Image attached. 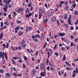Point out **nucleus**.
Returning a JSON list of instances; mask_svg holds the SVG:
<instances>
[{
    "label": "nucleus",
    "instance_id": "nucleus-1",
    "mask_svg": "<svg viewBox=\"0 0 78 78\" xmlns=\"http://www.w3.org/2000/svg\"><path fill=\"white\" fill-rule=\"evenodd\" d=\"M5 56L6 59H7V55H6V53H5L4 52H3L2 53V51L0 52V58H2V59H3V60L4 59V57Z\"/></svg>",
    "mask_w": 78,
    "mask_h": 78
},
{
    "label": "nucleus",
    "instance_id": "nucleus-2",
    "mask_svg": "<svg viewBox=\"0 0 78 78\" xmlns=\"http://www.w3.org/2000/svg\"><path fill=\"white\" fill-rule=\"evenodd\" d=\"M23 10V8H19L18 9L17 12V13H19L20 12H22Z\"/></svg>",
    "mask_w": 78,
    "mask_h": 78
},
{
    "label": "nucleus",
    "instance_id": "nucleus-3",
    "mask_svg": "<svg viewBox=\"0 0 78 78\" xmlns=\"http://www.w3.org/2000/svg\"><path fill=\"white\" fill-rule=\"evenodd\" d=\"M40 75L41 76H43L44 77V76L46 75V72H41L40 74Z\"/></svg>",
    "mask_w": 78,
    "mask_h": 78
},
{
    "label": "nucleus",
    "instance_id": "nucleus-4",
    "mask_svg": "<svg viewBox=\"0 0 78 78\" xmlns=\"http://www.w3.org/2000/svg\"><path fill=\"white\" fill-rule=\"evenodd\" d=\"M65 34H66V33H59V35L58 36L60 37H61V36H64Z\"/></svg>",
    "mask_w": 78,
    "mask_h": 78
},
{
    "label": "nucleus",
    "instance_id": "nucleus-5",
    "mask_svg": "<svg viewBox=\"0 0 78 78\" xmlns=\"http://www.w3.org/2000/svg\"><path fill=\"white\" fill-rule=\"evenodd\" d=\"M8 0H3V2H5V3H8V5H9V3H10V2H11V0H9L8 1V2H7Z\"/></svg>",
    "mask_w": 78,
    "mask_h": 78
},
{
    "label": "nucleus",
    "instance_id": "nucleus-6",
    "mask_svg": "<svg viewBox=\"0 0 78 78\" xmlns=\"http://www.w3.org/2000/svg\"><path fill=\"white\" fill-rule=\"evenodd\" d=\"M40 9L41 11V12L42 13V14H44L45 13V12L44 11V10L43 9V8L42 7H40Z\"/></svg>",
    "mask_w": 78,
    "mask_h": 78
},
{
    "label": "nucleus",
    "instance_id": "nucleus-7",
    "mask_svg": "<svg viewBox=\"0 0 78 78\" xmlns=\"http://www.w3.org/2000/svg\"><path fill=\"white\" fill-rule=\"evenodd\" d=\"M56 21V19L55 17H53L51 18V21L52 22H55V21Z\"/></svg>",
    "mask_w": 78,
    "mask_h": 78
},
{
    "label": "nucleus",
    "instance_id": "nucleus-8",
    "mask_svg": "<svg viewBox=\"0 0 78 78\" xmlns=\"http://www.w3.org/2000/svg\"><path fill=\"white\" fill-rule=\"evenodd\" d=\"M51 14H52V12H49L48 13V16L50 17V16H51Z\"/></svg>",
    "mask_w": 78,
    "mask_h": 78
},
{
    "label": "nucleus",
    "instance_id": "nucleus-9",
    "mask_svg": "<svg viewBox=\"0 0 78 78\" xmlns=\"http://www.w3.org/2000/svg\"><path fill=\"white\" fill-rule=\"evenodd\" d=\"M69 9V5H65V10L67 11Z\"/></svg>",
    "mask_w": 78,
    "mask_h": 78
},
{
    "label": "nucleus",
    "instance_id": "nucleus-10",
    "mask_svg": "<svg viewBox=\"0 0 78 78\" xmlns=\"http://www.w3.org/2000/svg\"><path fill=\"white\" fill-rule=\"evenodd\" d=\"M44 34H42L41 37V41H43V40H44Z\"/></svg>",
    "mask_w": 78,
    "mask_h": 78
},
{
    "label": "nucleus",
    "instance_id": "nucleus-11",
    "mask_svg": "<svg viewBox=\"0 0 78 78\" xmlns=\"http://www.w3.org/2000/svg\"><path fill=\"white\" fill-rule=\"evenodd\" d=\"M40 70H41L42 71V70H44V71L45 70V68L44 67H42L40 66Z\"/></svg>",
    "mask_w": 78,
    "mask_h": 78
},
{
    "label": "nucleus",
    "instance_id": "nucleus-12",
    "mask_svg": "<svg viewBox=\"0 0 78 78\" xmlns=\"http://www.w3.org/2000/svg\"><path fill=\"white\" fill-rule=\"evenodd\" d=\"M3 37V34L2 33H1L0 35V39H2Z\"/></svg>",
    "mask_w": 78,
    "mask_h": 78
},
{
    "label": "nucleus",
    "instance_id": "nucleus-13",
    "mask_svg": "<svg viewBox=\"0 0 78 78\" xmlns=\"http://www.w3.org/2000/svg\"><path fill=\"white\" fill-rule=\"evenodd\" d=\"M69 25H70L71 26L73 25V23H71L72 22L71 21H68Z\"/></svg>",
    "mask_w": 78,
    "mask_h": 78
},
{
    "label": "nucleus",
    "instance_id": "nucleus-14",
    "mask_svg": "<svg viewBox=\"0 0 78 78\" xmlns=\"http://www.w3.org/2000/svg\"><path fill=\"white\" fill-rule=\"evenodd\" d=\"M22 34H23V32H19L18 33V35L20 36H22Z\"/></svg>",
    "mask_w": 78,
    "mask_h": 78
},
{
    "label": "nucleus",
    "instance_id": "nucleus-15",
    "mask_svg": "<svg viewBox=\"0 0 78 78\" xmlns=\"http://www.w3.org/2000/svg\"><path fill=\"white\" fill-rule=\"evenodd\" d=\"M31 37L33 39H34V38H36L37 37V36H36V35H32L31 36Z\"/></svg>",
    "mask_w": 78,
    "mask_h": 78
},
{
    "label": "nucleus",
    "instance_id": "nucleus-16",
    "mask_svg": "<svg viewBox=\"0 0 78 78\" xmlns=\"http://www.w3.org/2000/svg\"><path fill=\"white\" fill-rule=\"evenodd\" d=\"M5 4H6V5L4 6V7L7 9H8V6H7V5H8V3H5Z\"/></svg>",
    "mask_w": 78,
    "mask_h": 78
},
{
    "label": "nucleus",
    "instance_id": "nucleus-17",
    "mask_svg": "<svg viewBox=\"0 0 78 78\" xmlns=\"http://www.w3.org/2000/svg\"><path fill=\"white\" fill-rule=\"evenodd\" d=\"M6 76L7 78H9L10 77V75L8 73H7L6 74Z\"/></svg>",
    "mask_w": 78,
    "mask_h": 78
},
{
    "label": "nucleus",
    "instance_id": "nucleus-18",
    "mask_svg": "<svg viewBox=\"0 0 78 78\" xmlns=\"http://www.w3.org/2000/svg\"><path fill=\"white\" fill-rule=\"evenodd\" d=\"M65 64H66V65H67V66H70V64L69 63V62H65Z\"/></svg>",
    "mask_w": 78,
    "mask_h": 78
},
{
    "label": "nucleus",
    "instance_id": "nucleus-19",
    "mask_svg": "<svg viewBox=\"0 0 78 78\" xmlns=\"http://www.w3.org/2000/svg\"><path fill=\"white\" fill-rule=\"evenodd\" d=\"M75 70H76V73H78V67L77 66L76 67Z\"/></svg>",
    "mask_w": 78,
    "mask_h": 78
},
{
    "label": "nucleus",
    "instance_id": "nucleus-20",
    "mask_svg": "<svg viewBox=\"0 0 78 78\" xmlns=\"http://www.w3.org/2000/svg\"><path fill=\"white\" fill-rule=\"evenodd\" d=\"M66 69L67 70H71V69L69 67H66Z\"/></svg>",
    "mask_w": 78,
    "mask_h": 78
},
{
    "label": "nucleus",
    "instance_id": "nucleus-21",
    "mask_svg": "<svg viewBox=\"0 0 78 78\" xmlns=\"http://www.w3.org/2000/svg\"><path fill=\"white\" fill-rule=\"evenodd\" d=\"M45 66V65H44V63H42L41 64L40 67H44Z\"/></svg>",
    "mask_w": 78,
    "mask_h": 78
},
{
    "label": "nucleus",
    "instance_id": "nucleus-22",
    "mask_svg": "<svg viewBox=\"0 0 78 78\" xmlns=\"http://www.w3.org/2000/svg\"><path fill=\"white\" fill-rule=\"evenodd\" d=\"M4 72V71L3 69H0V73H3Z\"/></svg>",
    "mask_w": 78,
    "mask_h": 78
},
{
    "label": "nucleus",
    "instance_id": "nucleus-23",
    "mask_svg": "<svg viewBox=\"0 0 78 78\" xmlns=\"http://www.w3.org/2000/svg\"><path fill=\"white\" fill-rule=\"evenodd\" d=\"M78 11H77L76 10H75L74 12V14L75 15H78Z\"/></svg>",
    "mask_w": 78,
    "mask_h": 78
},
{
    "label": "nucleus",
    "instance_id": "nucleus-24",
    "mask_svg": "<svg viewBox=\"0 0 78 78\" xmlns=\"http://www.w3.org/2000/svg\"><path fill=\"white\" fill-rule=\"evenodd\" d=\"M75 76H76V73H73L72 75V77L74 78V77H75Z\"/></svg>",
    "mask_w": 78,
    "mask_h": 78
},
{
    "label": "nucleus",
    "instance_id": "nucleus-25",
    "mask_svg": "<svg viewBox=\"0 0 78 78\" xmlns=\"http://www.w3.org/2000/svg\"><path fill=\"white\" fill-rule=\"evenodd\" d=\"M25 41L24 40H23L22 41L21 44H25Z\"/></svg>",
    "mask_w": 78,
    "mask_h": 78
},
{
    "label": "nucleus",
    "instance_id": "nucleus-26",
    "mask_svg": "<svg viewBox=\"0 0 78 78\" xmlns=\"http://www.w3.org/2000/svg\"><path fill=\"white\" fill-rule=\"evenodd\" d=\"M67 14H65L64 19H67Z\"/></svg>",
    "mask_w": 78,
    "mask_h": 78
},
{
    "label": "nucleus",
    "instance_id": "nucleus-27",
    "mask_svg": "<svg viewBox=\"0 0 78 78\" xmlns=\"http://www.w3.org/2000/svg\"><path fill=\"white\" fill-rule=\"evenodd\" d=\"M4 24L6 25H9V23L8 22H4Z\"/></svg>",
    "mask_w": 78,
    "mask_h": 78
},
{
    "label": "nucleus",
    "instance_id": "nucleus-28",
    "mask_svg": "<svg viewBox=\"0 0 78 78\" xmlns=\"http://www.w3.org/2000/svg\"><path fill=\"white\" fill-rule=\"evenodd\" d=\"M47 21H48V19H45V20H44V23H46V22H47Z\"/></svg>",
    "mask_w": 78,
    "mask_h": 78
},
{
    "label": "nucleus",
    "instance_id": "nucleus-29",
    "mask_svg": "<svg viewBox=\"0 0 78 78\" xmlns=\"http://www.w3.org/2000/svg\"><path fill=\"white\" fill-rule=\"evenodd\" d=\"M12 62L13 64L15 65L16 64V63H15V61L13 60V59L12 60Z\"/></svg>",
    "mask_w": 78,
    "mask_h": 78
},
{
    "label": "nucleus",
    "instance_id": "nucleus-30",
    "mask_svg": "<svg viewBox=\"0 0 78 78\" xmlns=\"http://www.w3.org/2000/svg\"><path fill=\"white\" fill-rule=\"evenodd\" d=\"M66 57L65 55H64L63 57V60L64 61L66 60Z\"/></svg>",
    "mask_w": 78,
    "mask_h": 78
},
{
    "label": "nucleus",
    "instance_id": "nucleus-31",
    "mask_svg": "<svg viewBox=\"0 0 78 78\" xmlns=\"http://www.w3.org/2000/svg\"><path fill=\"white\" fill-rule=\"evenodd\" d=\"M76 4L75 3H74L73 4L72 6L73 7H74V8L76 7Z\"/></svg>",
    "mask_w": 78,
    "mask_h": 78
},
{
    "label": "nucleus",
    "instance_id": "nucleus-32",
    "mask_svg": "<svg viewBox=\"0 0 78 78\" xmlns=\"http://www.w3.org/2000/svg\"><path fill=\"white\" fill-rule=\"evenodd\" d=\"M32 73L34 74H36V70L34 69L32 71Z\"/></svg>",
    "mask_w": 78,
    "mask_h": 78
},
{
    "label": "nucleus",
    "instance_id": "nucleus-33",
    "mask_svg": "<svg viewBox=\"0 0 78 78\" xmlns=\"http://www.w3.org/2000/svg\"><path fill=\"white\" fill-rule=\"evenodd\" d=\"M3 9H4V11H5V12H7V11H8V10H7V9H6V8L4 7L3 8Z\"/></svg>",
    "mask_w": 78,
    "mask_h": 78
},
{
    "label": "nucleus",
    "instance_id": "nucleus-34",
    "mask_svg": "<svg viewBox=\"0 0 78 78\" xmlns=\"http://www.w3.org/2000/svg\"><path fill=\"white\" fill-rule=\"evenodd\" d=\"M26 68V65H25V64H24V63H23V69H25V68Z\"/></svg>",
    "mask_w": 78,
    "mask_h": 78
},
{
    "label": "nucleus",
    "instance_id": "nucleus-35",
    "mask_svg": "<svg viewBox=\"0 0 78 78\" xmlns=\"http://www.w3.org/2000/svg\"><path fill=\"white\" fill-rule=\"evenodd\" d=\"M19 29V27H16L15 28V30H18Z\"/></svg>",
    "mask_w": 78,
    "mask_h": 78
},
{
    "label": "nucleus",
    "instance_id": "nucleus-36",
    "mask_svg": "<svg viewBox=\"0 0 78 78\" xmlns=\"http://www.w3.org/2000/svg\"><path fill=\"white\" fill-rule=\"evenodd\" d=\"M39 17L40 18L42 16V14L41 13V12H39Z\"/></svg>",
    "mask_w": 78,
    "mask_h": 78
},
{
    "label": "nucleus",
    "instance_id": "nucleus-37",
    "mask_svg": "<svg viewBox=\"0 0 78 78\" xmlns=\"http://www.w3.org/2000/svg\"><path fill=\"white\" fill-rule=\"evenodd\" d=\"M13 76H15V77H16V76H17V74H16V73H14L13 74Z\"/></svg>",
    "mask_w": 78,
    "mask_h": 78
},
{
    "label": "nucleus",
    "instance_id": "nucleus-38",
    "mask_svg": "<svg viewBox=\"0 0 78 78\" xmlns=\"http://www.w3.org/2000/svg\"><path fill=\"white\" fill-rule=\"evenodd\" d=\"M66 48L67 50H69V48H70V47L69 46H66L65 47Z\"/></svg>",
    "mask_w": 78,
    "mask_h": 78
},
{
    "label": "nucleus",
    "instance_id": "nucleus-39",
    "mask_svg": "<svg viewBox=\"0 0 78 78\" xmlns=\"http://www.w3.org/2000/svg\"><path fill=\"white\" fill-rule=\"evenodd\" d=\"M49 62L48 59H47L46 62V66H48V63Z\"/></svg>",
    "mask_w": 78,
    "mask_h": 78
},
{
    "label": "nucleus",
    "instance_id": "nucleus-40",
    "mask_svg": "<svg viewBox=\"0 0 78 78\" xmlns=\"http://www.w3.org/2000/svg\"><path fill=\"white\" fill-rule=\"evenodd\" d=\"M3 22H1V27H3Z\"/></svg>",
    "mask_w": 78,
    "mask_h": 78
},
{
    "label": "nucleus",
    "instance_id": "nucleus-41",
    "mask_svg": "<svg viewBox=\"0 0 78 78\" xmlns=\"http://www.w3.org/2000/svg\"><path fill=\"white\" fill-rule=\"evenodd\" d=\"M55 55H56V56L58 57V52H56L55 53Z\"/></svg>",
    "mask_w": 78,
    "mask_h": 78
},
{
    "label": "nucleus",
    "instance_id": "nucleus-42",
    "mask_svg": "<svg viewBox=\"0 0 78 78\" xmlns=\"http://www.w3.org/2000/svg\"><path fill=\"white\" fill-rule=\"evenodd\" d=\"M63 41H64V42H66V43H67V44H69V42H67V40H66V39H64Z\"/></svg>",
    "mask_w": 78,
    "mask_h": 78
},
{
    "label": "nucleus",
    "instance_id": "nucleus-43",
    "mask_svg": "<svg viewBox=\"0 0 78 78\" xmlns=\"http://www.w3.org/2000/svg\"><path fill=\"white\" fill-rule=\"evenodd\" d=\"M48 58H50V52H49L48 51Z\"/></svg>",
    "mask_w": 78,
    "mask_h": 78
},
{
    "label": "nucleus",
    "instance_id": "nucleus-44",
    "mask_svg": "<svg viewBox=\"0 0 78 78\" xmlns=\"http://www.w3.org/2000/svg\"><path fill=\"white\" fill-rule=\"evenodd\" d=\"M13 14H15L14 15V17H16V16L17 15V13H16V12L15 11L13 12Z\"/></svg>",
    "mask_w": 78,
    "mask_h": 78
},
{
    "label": "nucleus",
    "instance_id": "nucleus-45",
    "mask_svg": "<svg viewBox=\"0 0 78 78\" xmlns=\"http://www.w3.org/2000/svg\"><path fill=\"white\" fill-rule=\"evenodd\" d=\"M65 2H64V1H61L60 3H61V5H62V4H63V3H64Z\"/></svg>",
    "mask_w": 78,
    "mask_h": 78
},
{
    "label": "nucleus",
    "instance_id": "nucleus-46",
    "mask_svg": "<svg viewBox=\"0 0 78 78\" xmlns=\"http://www.w3.org/2000/svg\"><path fill=\"white\" fill-rule=\"evenodd\" d=\"M34 41L36 42H38V40L37 39H35Z\"/></svg>",
    "mask_w": 78,
    "mask_h": 78
},
{
    "label": "nucleus",
    "instance_id": "nucleus-47",
    "mask_svg": "<svg viewBox=\"0 0 78 78\" xmlns=\"http://www.w3.org/2000/svg\"><path fill=\"white\" fill-rule=\"evenodd\" d=\"M8 17L10 19H11V14H9V15Z\"/></svg>",
    "mask_w": 78,
    "mask_h": 78
},
{
    "label": "nucleus",
    "instance_id": "nucleus-48",
    "mask_svg": "<svg viewBox=\"0 0 78 78\" xmlns=\"http://www.w3.org/2000/svg\"><path fill=\"white\" fill-rule=\"evenodd\" d=\"M70 29L71 30H73V29H74V28L73 27H70Z\"/></svg>",
    "mask_w": 78,
    "mask_h": 78
},
{
    "label": "nucleus",
    "instance_id": "nucleus-49",
    "mask_svg": "<svg viewBox=\"0 0 78 78\" xmlns=\"http://www.w3.org/2000/svg\"><path fill=\"white\" fill-rule=\"evenodd\" d=\"M3 46L4 47V48H6V46L5 45V44H2Z\"/></svg>",
    "mask_w": 78,
    "mask_h": 78
},
{
    "label": "nucleus",
    "instance_id": "nucleus-50",
    "mask_svg": "<svg viewBox=\"0 0 78 78\" xmlns=\"http://www.w3.org/2000/svg\"><path fill=\"white\" fill-rule=\"evenodd\" d=\"M18 48L19 50H22V48L20 46H19L18 47Z\"/></svg>",
    "mask_w": 78,
    "mask_h": 78
},
{
    "label": "nucleus",
    "instance_id": "nucleus-51",
    "mask_svg": "<svg viewBox=\"0 0 78 78\" xmlns=\"http://www.w3.org/2000/svg\"><path fill=\"white\" fill-rule=\"evenodd\" d=\"M61 50H65V48L62 47Z\"/></svg>",
    "mask_w": 78,
    "mask_h": 78
},
{
    "label": "nucleus",
    "instance_id": "nucleus-52",
    "mask_svg": "<svg viewBox=\"0 0 78 78\" xmlns=\"http://www.w3.org/2000/svg\"><path fill=\"white\" fill-rule=\"evenodd\" d=\"M12 50H13V51H15V48H14L13 47H12Z\"/></svg>",
    "mask_w": 78,
    "mask_h": 78
},
{
    "label": "nucleus",
    "instance_id": "nucleus-53",
    "mask_svg": "<svg viewBox=\"0 0 78 78\" xmlns=\"http://www.w3.org/2000/svg\"><path fill=\"white\" fill-rule=\"evenodd\" d=\"M26 17H30V16H29V14H27L26 15Z\"/></svg>",
    "mask_w": 78,
    "mask_h": 78
},
{
    "label": "nucleus",
    "instance_id": "nucleus-54",
    "mask_svg": "<svg viewBox=\"0 0 78 78\" xmlns=\"http://www.w3.org/2000/svg\"><path fill=\"white\" fill-rule=\"evenodd\" d=\"M35 55L36 56H38V52L37 51L35 53Z\"/></svg>",
    "mask_w": 78,
    "mask_h": 78
},
{
    "label": "nucleus",
    "instance_id": "nucleus-55",
    "mask_svg": "<svg viewBox=\"0 0 78 78\" xmlns=\"http://www.w3.org/2000/svg\"><path fill=\"white\" fill-rule=\"evenodd\" d=\"M13 59H17V58L16 57H13Z\"/></svg>",
    "mask_w": 78,
    "mask_h": 78
},
{
    "label": "nucleus",
    "instance_id": "nucleus-56",
    "mask_svg": "<svg viewBox=\"0 0 78 78\" xmlns=\"http://www.w3.org/2000/svg\"><path fill=\"white\" fill-rule=\"evenodd\" d=\"M65 6H68V4H67V2H66L65 3Z\"/></svg>",
    "mask_w": 78,
    "mask_h": 78
},
{
    "label": "nucleus",
    "instance_id": "nucleus-57",
    "mask_svg": "<svg viewBox=\"0 0 78 78\" xmlns=\"http://www.w3.org/2000/svg\"><path fill=\"white\" fill-rule=\"evenodd\" d=\"M73 42H71L70 47H73Z\"/></svg>",
    "mask_w": 78,
    "mask_h": 78
},
{
    "label": "nucleus",
    "instance_id": "nucleus-58",
    "mask_svg": "<svg viewBox=\"0 0 78 78\" xmlns=\"http://www.w3.org/2000/svg\"><path fill=\"white\" fill-rule=\"evenodd\" d=\"M18 62H20V63H21L22 61V60L20 59V60H18Z\"/></svg>",
    "mask_w": 78,
    "mask_h": 78
},
{
    "label": "nucleus",
    "instance_id": "nucleus-59",
    "mask_svg": "<svg viewBox=\"0 0 78 78\" xmlns=\"http://www.w3.org/2000/svg\"><path fill=\"white\" fill-rule=\"evenodd\" d=\"M29 31H30V30H31V27H29Z\"/></svg>",
    "mask_w": 78,
    "mask_h": 78
},
{
    "label": "nucleus",
    "instance_id": "nucleus-60",
    "mask_svg": "<svg viewBox=\"0 0 78 78\" xmlns=\"http://www.w3.org/2000/svg\"><path fill=\"white\" fill-rule=\"evenodd\" d=\"M4 16H6V12H4Z\"/></svg>",
    "mask_w": 78,
    "mask_h": 78
},
{
    "label": "nucleus",
    "instance_id": "nucleus-61",
    "mask_svg": "<svg viewBox=\"0 0 78 78\" xmlns=\"http://www.w3.org/2000/svg\"><path fill=\"white\" fill-rule=\"evenodd\" d=\"M17 23H21V22L20 21H18L17 22Z\"/></svg>",
    "mask_w": 78,
    "mask_h": 78
},
{
    "label": "nucleus",
    "instance_id": "nucleus-62",
    "mask_svg": "<svg viewBox=\"0 0 78 78\" xmlns=\"http://www.w3.org/2000/svg\"><path fill=\"white\" fill-rule=\"evenodd\" d=\"M27 58L26 56H24V60H27Z\"/></svg>",
    "mask_w": 78,
    "mask_h": 78
},
{
    "label": "nucleus",
    "instance_id": "nucleus-63",
    "mask_svg": "<svg viewBox=\"0 0 78 78\" xmlns=\"http://www.w3.org/2000/svg\"><path fill=\"white\" fill-rule=\"evenodd\" d=\"M31 6V5L30 4H29V5H27V6H28L29 7H30V6Z\"/></svg>",
    "mask_w": 78,
    "mask_h": 78
},
{
    "label": "nucleus",
    "instance_id": "nucleus-64",
    "mask_svg": "<svg viewBox=\"0 0 78 78\" xmlns=\"http://www.w3.org/2000/svg\"><path fill=\"white\" fill-rule=\"evenodd\" d=\"M37 37H39V38H40V35H39L37 34Z\"/></svg>",
    "mask_w": 78,
    "mask_h": 78
}]
</instances>
